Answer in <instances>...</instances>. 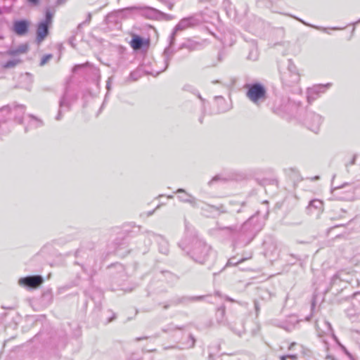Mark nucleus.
<instances>
[{"label": "nucleus", "mask_w": 360, "mask_h": 360, "mask_svg": "<svg viewBox=\"0 0 360 360\" xmlns=\"http://www.w3.org/2000/svg\"><path fill=\"white\" fill-rule=\"evenodd\" d=\"M18 109L20 110V111H22V112H24L25 111V107L24 106H19L18 108Z\"/></svg>", "instance_id": "nucleus-30"}, {"label": "nucleus", "mask_w": 360, "mask_h": 360, "mask_svg": "<svg viewBox=\"0 0 360 360\" xmlns=\"http://www.w3.org/2000/svg\"><path fill=\"white\" fill-rule=\"evenodd\" d=\"M330 86V84L326 85H316L307 90V99L309 102L314 101L320 93L324 92L325 89Z\"/></svg>", "instance_id": "nucleus-9"}, {"label": "nucleus", "mask_w": 360, "mask_h": 360, "mask_svg": "<svg viewBox=\"0 0 360 360\" xmlns=\"http://www.w3.org/2000/svg\"><path fill=\"white\" fill-rule=\"evenodd\" d=\"M30 22L25 20L13 22V31L18 36H23L28 32Z\"/></svg>", "instance_id": "nucleus-8"}, {"label": "nucleus", "mask_w": 360, "mask_h": 360, "mask_svg": "<svg viewBox=\"0 0 360 360\" xmlns=\"http://www.w3.org/2000/svg\"><path fill=\"white\" fill-rule=\"evenodd\" d=\"M191 86H184V89H188Z\"/></svg>", "instance_id": "nucleus-35"}, {"label": "nucleus", "mask_w": 360, "mask_h": 360, "mask_svg": "<svg viewBox=\"0 0 360 360\" xmlns=\"http://www.w3.org/2000/svg\"><path fill=\"white\" fill-rule=\"evenodd\" d=\"M69 105H70V103H69V101H68V96L66 95H64L61 98V99L60 101V103H59L60 108V109H63V108L68 109L69 108Z\"/></svg>", "instance_id": "nucleus-17"}, {"label": "nucleus", "mask_w": 360, "mask_h": 360, "mask_svg": "<svg viewBox=\"0 0 360 360\" xmlns=\"http://www.w3.org/2000/svg\"><path fill=\"white\" fill-rule=\"evenodd\" d=\"M323 342H324L325 344H326V345H327V342H326V341L325 340H323Z\"/></svg>", "instance_id": "nucleus-37"}, {"label": "nucleus", "mask_w": 360, "mask_h": 360, "mask_svg": "<svg viewBox=\"0 0 360 360\" xmlns=\"http://www.w3.org/2000/svg\"><path fill=\"white\" fill-rule=\"evenodd\" d=\"M314 27L318 29V30H322V31H326V28H323V27Z\"/></svg>", "instance_id": "nucleus-32"}, {"label": "nucleus", "mask_w": 360, "mask_h": 360, "mask_svg": "<svg viewBox=\"0 0 360 360\" xmlns=\"http://www.w3.org/2000/svg\"><path fill=\"white\" fill-rule=\"evenodd\" d=\"M321 122V117L314 113L309 114L306 120V124L309 129L315 133L319 131Z\"/></svg>", "instance_id": "nucleus-7"}, {"label": "nucleus", "mask_w": 360, "mask_h": 360, "mask_svg": "<svg viewBox=\"0 0 360 360\" xmlns=\"http://www.w3.org/2000/svg\"><path fill=\"white\" fill-rule=\"evenodd\" d=\"M61 110H62V109H60V110H59V111H58V115H57V116H56V119L57 120H60L61 119V117H62V115H61Z\"/></svg>", "instance_id": "nucleus-27"}, {"label": "nucleus", "mask_w": 360, "mask_h": 360, "mask_svg": "<svg viewBox=\"0 0 360 360\" xmlns=\"http://www.w3.org/2000/svg\"><path fill=\"white\" fill-rule=\"evenodd\" d=\"M134 8H126V9H124L122 11L129 12V11H130L131 10L134 9Z\"/></svg>", "instance_id": "nucleus-31"}, {"label": "nucleus", "mask_w": 360, "mask_h": 360, "mask_svg": "<svg viewBox=\"0 0 360 360\" xmlns=\"http://www.w3.org/2000/svg\"><path fill=\"white\" fill-rule=\"evenodd\" d=\"M28 50V46L27 44H20L15 49H11L6 51V54L8 56H15L18 54L25 53Z\"/></svg>", "instance_id": "nucleus-12"}, {"label": "nucleus", "mask_w": 360, "mask_h": 360, "mask_svg": "<svg viewBox=\"0 0 360 360\" xmlns=\"http://www.w3.org/2000/svg\"><path fill=\"white\" fill-rule=\"evenodd\" d=\"M20 60L19 59H13L8 60L4 65V68H14L16 65L20 63Z\"/></svg>", "instance_id": "nucleus-18"}, {"label": "nucleus", "mask_w": 360, "mask_h": 360, "mask_svg": "<svg viewBox=\"0 0 360 360\" xmlns=\"http://www.w3.org/2000/svg\"><path fill=\"white\" fill-rule=\"evenodd\" d=\"M180 248L187 252L193 261L205 264L213 255L211 247L197 237L186 238L179 243Z\"/></svg>", "instance_id": "nucleus-1"}, {"label": "nucleus", "mask_w": 360, "mask_h": 360, "mask_svg": "<svg viewBox=\"0 0 360 360\" xmlns=\"http://www.w3.org/2000/svg\"><path fill=\"white\" fill-rule=\"evenodd\" d=\"M333 197L339 200L349 201L354 199V188L348 184L333 188Z\"/></svg>", "instance_id": "nucleus-3"}, {"label": "nucleus", "mask_w": 360, "mask_h": 360, "mask_svg": "<svg viewBox=\"0 0 360 360\" xmlns=\"http://www.w3.org/2000/svg\"><path fill=\"white\" fill-rule=\"evenodd\" d=\"M323 207L322 202L319 200H313L309 202L308 209L311 210L312 208L321 210Z\"/></svg>", "instance_id": "nucleus-14"}, {"label": "nucleus", "mask_w": 360, "mask_h": 360, "mask_svg": "<svg viewBox=\"0 0 360 360\" xmlns=\"http://www.w3.org/2000/svg\"><path fill=\"white\" fill-rule=\"evenodd\" d=\"M131 46L134 50H139L141 48L143 45V39L139 36H134L131 42H130Z\"/></svg>", "instance_id": "nucleus-13"}, {"label": "nucleus", "mask_w": 360, "mask_h": 360, "mask_svg": "<svg viewBox=\"0 0 360 360\" xmlns=\"http://www.w3.org/2000/svg\"><path fill=\"white\" fill-rule=\"evenodd\" d=\"M245 259H241L240 260L238 261V262H235L234 261V259L233 258H231L230 259H229L227 264H226V266H234V265H236L238 264H240L241 262H243V261H245Z\"/></svg>", "instance_id": "nucleus-22"}, {"label": "nucleus", "mask_w": 360, "mask_h": 360, "mask_svg": "<svg viewBox=\"0 0 360 360\" xmlns=\"http://www.w3.org/2000/svg\"><path fill=\"white\" fill-rule=\"evenodd\" d=\"M359 21H360V20H359Z\"/></svg>", "instance_id": "nucleus-39"}, {"label": "nucleus", "mask_w": 360, "mask_h": 360, "mask_svg": "<svg viewBox=\"0 0 360 360\" xmlns=\"http://www.w3.org/2000/svg\"><path fill=\"white\" fill-rule=\"evenodd\" d=\"M27 2L32 6H37L39 3V0H27Z\"/></svg>", "instance_id": "nucleus-25"}, {"label": "nucleus", "mask_w": 360, "mask_h": 360, "mask_svg": "<svg viewBox=\"0 0 360 360\" xmlns=\"http://www.w3.org/2000/svg\"><path fill=\"white\" fill-rule=\"evenodd\" d=\"M316 328L317 335L319 338H322L324 335H327L330 334L333 338L338 342V338L336 335L333 332V328L330 323L325 320L323 321H317L316 323Z\"/></svg>", "instance_id": "nucleus-5"}, {"label": "nucleus", "mask_w": 360, "mask_h": 360, "mask_svg": "<svg viewBox=\"0 0 360 360\" xmlns=\"http://www.w3.org/2000/svg\"><path fill=\"white\" fill-rule=\"evenodd\" d=\"M164 56H165V67L162 71L165 70L169 65V61L170 60V54L169 53V49H166L165 50Z\"/></svg>", "instance_id": "nucleus-20"}, {"label": "nucleus", "mask_w": 360, "mask_h": 360, "mask_svg": "<svg viewBox=\"0 0 360 360\" xmlns=\"http://www.w3.org/2000/svg\"><path fill=\"white\" fill-rule=\"evenodd\" d=\"M281 360H285L284 357H282Z\"/></svg>", "instance_id": "nucleus-38"}, {"label": "nucleus", "mask_w": 360, "mask_h": 360, "mask_svg": "<svg viewBox=\"0 0 360 360\" xmlns=\"http://www.w3.org/2000/svg\"><path fill=\"white\" fill-rule=\"evenodd\" d=\"M51 58H52V55L51 54H48V55H46V56H43L41 60V62H40V65L41 66L44 65L46 63H48L50 60V59Z\"/></svg>", "instance_id": "nucleus-21"}, {"label": "nucleus", "mask_w": 360, "mask_h": 360, "mask_svg": "<svg viewBox=\"0 0 360 360\" xmlns=\"http://www.w3.org/2000/svg\"><path fill=\"white\" fill-rule=\"evenodd\" d=\"M87 64H88V63H86V65H87ZM84 65H85V64H84V65H75V66L73 68V71H74V72H75V71H76L78 68H81V67H82V66H84Z\"/></svg>", "instance_id": "nucleus-28"}, {"label": "nucleus", "mask_w": 360, "mask_h": 360, "mask_svg": "<svg viewBox=\"0 0 360 360\" xmlns=\"http://www.w3.org/2000/svg\"><path fill=\"white\" fill-rule=\"evenodd\" d=\"M18 122H19V123H21V122H22V118H19V119H18Z\"/></svg>", "instance_id": "nucleus-36"}, {"label": "nucleus", "mask_w": 360, "mask_h": 360, "mask_svg": "<svg viewBox=\"0 0 360 360\" xmlns=\"http://www.w3.org/2000/svg\"><path fill=\"white\" fill-rule=\"evenodd\" d=\"M66 0H57V4L58 5H61V4H63L64 3H65Z\"/></svg>", "instance_id": "nucleus-29"}, {"label": "nucleus", "mask_w": 360, "mask_h": 360, "mask_svg": "<svg viewBox=\"0 0 360 360\" xmlns=\"http://www.w3.org/2000/svg\"><path fill=\"white\" fill-rule=\"evenodd\" d=\"M107 89H110V82L108 81V83H107Z\"/></svg>", "instance_id": "nucleus-34"}, {"label": "nucleus", "mask_w": 360, "mask_h": 360, "mask_svg": "<svg viewBox=\"0 0 360 360\" xmlns=\"http://www.w3.org/2000/svg\"><path fill=\"white\" fill-rule=\"evenodd\" d=\"M137 75V73H136V72H131V73L130 74V78H131L132 80H134V81L136 80V79H137V78H138V77H137V75Z\"/></svg>", "instance_id": "nucleus-26"}, {"label": "nucleus", "mask_w": 360, "mask_h": 360, "mask_svg": "<svg viewBox=\"0 0 360 360\" xmlns=\"http://www.w3.org/2000/svg\"><path fill=\"white\" fill-rule=\"evenodd\" d=\"M191 338L192 340L191 346H193L194 345V342H195V340L193 339V338L192 336H191Z\"/></svg>", "instance_id": "nucleus-33"}, {"label": "nucleus", "mask_w": 360, "mask_h": 360, "mask_svg": "<svg viewBox=\"0 0 360 360\" xmlns=\"http://www.w3.org/2000/svg\"><path fill=\"white\" fill-rule=\"evenodd\" d=\"M222 179L221 178V176L219 175H217L215 176H214L208 183V184L210 186L212 185L215 181H219V180H221Z\"/></svg>", "instance_id": "nucleus-23"}, {"label": "nucleus", "mask_w": 360, "mask_h": 360, "mask_svg": "<svg viewBox=\"0 0 360 360\" xmlns=\"http://www.w3.org/2000/svg\"><path fill=\"white\" fill-rule=\"evenodd\" d=\"M43 282L44 278L42 276L36 275L20 278L18 281V284L29 288H37L40 286Z\"/></svg>", "instance_id": "nucleus-6"}, {"label": "nucleus", "mask_w": 360, "mask_h": 360, "mask_svg": "<svg viewBox=\"0 0 360 360\" xmlns=\"http://www.w3.org/2000/svg\"><path fill=\"white\" fill-rule=\"evenodd\" d=\"M200 20L195 18V17H188L186 18H183L179 21V22L175 26L174 30L170 36V46H172L175 41V36L179 31H182L188 27H193L198 25Z\"/></svg>", "instance_id": "nucleus-4"}, {"label": "nucleus", "mask_w": 360, "mask_h": 360, "mask_svg": "<svg viewBox=\"0 0 360 360\" xmlns=\"http://www.w3.org/2000/svg\"><path fill=\"white\" fill-rule=\"evenodd\" d=\"M144 14L150 18H155L158 14V11L153 8L147 7L145 8Z\"/></svg>", "instance_id": "nucleus-16"}, {"label": "nucleus", "mask_w": 360, "mask_h": 360, "mask_svg": "<svg viewBox=\"0 0 360 360\" xmlns=\"http://www.w3.org/2000/svg\"><path fill=\"white\" fill-rule=\"evenodd\" d=\"M176 193L183 194L178 196L179 199L185 202L193 203L195 198L190 194L187 193L184 189L179 188L176 191Z\"/></svg>", "instance_id": "nucleus-11"}, {"label": "nucleus", "mask_w": 360, "mask_h": 360, "mask_svg": "<svg viewBox=\"0 0 360 360\" xmlns=\"http://www.w3.org/2000/svg\"><path fill=\"white\" fill-rule=\"evenodd\" d=\"M30 118V125L33 127H39L43 124V122L41 120L34 117L33 115L29 116Z\"/></svg>", "instance_id": "nucleus-15"}, {"label": "nucleus", "mask_w": 360, "mask_h": 360, "mask_svg": "<svg viewBox=\"0 0 360 360\" xmlns=\"http://www.w3.org/2000/svg\"><path fill=\"white\" fill-rule=\"evenodd\" d=\"M245 87L248 89L246 96L253 103L258 105L266 100V89L261 84H246Z\"/></svg>", "instance_id": "nucleus-2"}, {"label": "nucleus", "mask_w": 360, "mask_h": 360, "mask_svg": "<svg viewBox=\"0 0 360 360\" xmlns=\"http://www.w3.org/2000/svg\"><path fill=\"white\" fill-rule=\"evenodd\" d=\"M49 25V24L43 21L39 23L37 29V41L38 43L41 42L48 34Z\"/></svg>", "instance_id": "nucleus-10"}, {"label": "nucleus", "mask_w": 360, "mask_h": 360, "mask_svg": "<svg viewBox=\"0 0 360 360\" xmlns=\"http://www.w3.org/2000/svg\"><path fill=\"white\" fill-rule=\"evenodd\" d=\"M291 77L290 82H297L299 80V75L297 73H293Z\"/></svg>", "instance_id": "nucleus-24"}, {"label": "nucleus", "mask_w": 360, "mask_h": 360, "mask_svg": "<svg viewBox=\"0 0 360 360\" xmlns=\"http://www.w3.org/2000/svg\"><path fill=\"white\" fill-rule=\"evenodd\" d=\"M53 15H54V11H51L49 9H47L46 11V18L44 20H43V22L51 25L52 22V18L53 17Z\"/></svg>", "instance_id": "nucleus-19"}]
</instances>
